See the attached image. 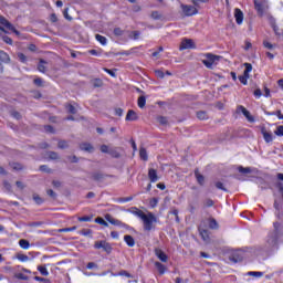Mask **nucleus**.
<instances>
[{"label": "nucleus", "instance_id": "f257e3e1", "mask_svg": "<svg viewBox=\"0 0 283 283\" xmlns=\"http://www.w3.org/2000/svg\"><path fill=\"white\" fill-rule=\"evenodd\" d=\"M273 227L274 231L268 235L266 244L270 249H277V244H280L279 239L283 235V227L280 222H274Z\"/></svg>", "mask_w": 283, "mask_h": 283}, {"label": "nucleus", "instance_id": "f03ea898", "mask_svg": "<svg viewBox=\"0 0 283 283\" xmlns=\"http://www.w3.org/2000/svg\"><path fill=\"white\" fill-rule=\"evenodd\" d=\"M136 216L140 218V220H143L145 231H151V229L154 228V222H156V217L154 216V213H145L138 210L136 212Z\"/></svg>", "mask_w": 283, "mask_h": 283}, {"label": "nucleus", "instance_id": "7ed1b4c3", "mask_svg": "<svg viewBox=\"0 0 283 283\" xmlns=\"http://www.w3.org/2000/svg\"><path fill=\"white\" fill-rule=\"evenodd\" d=\"M222 61V56L216 55L213 53H206L202 59V63L208 70H213L218 63Z\"/></svg>", "mask_w": 283, "mask_h": 283}, {"label": "nucleus", "instance_id": "20e7f679", "mask_svg": "<svg viewBox=\"0 0 283 283\" xmlns=\"http://www.w3.org/2000/svg\"><path fill=\"white\" fill-rule=\"evenodd\" d=\"M254 8H255L259 17H264V12H266V10H269V6L266 4V2H262L259 0L254 1Z\"/></svg>", "mask_w": 283, "mask_h": 283}, {"label": "nucleus", "instance_id": "39448f33", "mask_svg": "<svg viewBox=\"0 0 283 283\" xmlns=\"http://www.w3.org/2000/svg\"><path fill=\"white\" fill-rule=\"evenodd\" d=\"M181 10L186 17H193V14H198V9L193 6L181 4Z\"/></svg>", "mask_w": 283, "mask_h": 283}, {"label": "nucleus", "instance_id": "423d86ee", "mask_svg": "<svg viewBox=\"0 0 283 283\" xmlns=\"http://www.w3.org/2000/svg\"><path fill=\"white\" fill-rule=\"evenodd\" d=\"M179 50H196V43L191 39H185L181 41Z\"/></svg>", "mask_w": 283, "mask_h": 283}, {"label": "nucleus", "instance_id": "0eeeda50", "mask_svg": "<svg viewBox=\"0 0 283 283\" xmlns=\"http://www.w3.org/2000/svg\"><path fill=\"white\" fill-rule=\"evenodd\" d=\"M234 19L238 25H242V22L244 21V13L239 8L234 9Z\"/></svg>", "mask_w": 283, "mask_h": 283}, {"label": "nucleus", "instance_id": "6e6552de", "mask_svg": "<svg viewBox=\"0 0 283 283\" xmlns=\"http://www.w3.org/2000/svg\"><path fill=\"white\" fill-rule=\"evenodd\" d=\"M95 249H104V251H112V247L109 245V243L105 242V241H97L95 242Z\"/></svg>", "mask_w": 283, "mask_h": 283}, {"label": "nucleus", "instance_id": "1a4fd4ad", "mask_svg": "<svg viewBox=\"0 0 283 283\" xmlns=\"http://www.w3.org/2000/svg\"><path fill=\"white\" fill-rule=\"evenodd\" d=\"M80 149H81L82 151H86L87 154H93V151H94V146H92V144H90V143H82V144L80 145Z\"/></svg>", "mask_w": 283, "mask_h": 283}, {"label": "nucleus", "instance_id": "9d476101", "mask_svg": "<svg viewBox=\"0 0 283 283\" xmlns=\"http://www.w3.org/2000/svg\"><path fill=\"white\" fill-rule=\"evenodd\" d=\"M261 134L263 135L265 143H273V134L268 132L266 128H262Z\"/></svg>", "mask_w": 283, "mask_h": 283}, {"label": "nucleus", "instance_id": "9b49d317", "mask_svg": "<svg viewBox=\"0 0 283 283\" xmlns=\"http://www.w3.org/2000/svg\"><path fill=\"white\" fill-rule=\"evenodd\" d=\"M148 178L150 182H158V172L156 171V169L150 168L148 170Z\"/></svg>", "mask_w": 283, "mask_h": 283}, {"label": "nucleus", "instance_id": "f8f14e48", "mask_svg": "<svg viewBox=\"0 0 283 283\" xmlns=\"http://www.w3.org/2000/svg\"><path fill=\"white\" fill-rule=\"evenodd\" d=\"M105 220H107V222H109L111 224H114L115 227H120V224H123V222H120V220L114 219V217H112V214H106Z\"/></svg>", "mask_w": 283, "mask_h": 283}, {"label": "nucleus", "instance_id": "ddd939ff", "mask_svg": "<svg viewBox=\"0 0 283 283\" xmlns=\"http://www.w3.org/2000/svg\"><path fill=\"white\" fill-rule=\"evenodd\" d=\"M155 254L156 256L158 258V260H160L161 262H167L168 258H167V254H165L163 252V250L160 249H155Z\"/></svg>", "mask_w": 283, "mask_h": 283}, {"label": "nucleus", "instance_id": "4468645a", "mask_svg": "<svg viewBox=\"0 0 283 283\" xmlns=\"http://www.w3.org/2000/svg\"><path fill=\"white\" fill-rule=\"evenodd\" d=\"M0 23L1 25H4V28H7L8 30H13V25L12 23H10V21H8L4 17L0 15Z\"/></svg>", "mask_w": 283, "mask_h": 283}, {"label": "nucleus", "instance_id": "2eb2a0df", "mask_svg": "<svg viewBox=\"0 0 283 283\" xmlns=\"http://www.w3.org/2000/svg\"><path fill=\"white\" fill-rule=\"evenodd\" d=\"M199 233H200L203 242H209V231L208 230L199 228Z\"/></svg>", "mask_w": 283, "mask_h": 283}, {"label": "nucleus", "instance_id": "dca6fc26", "mask_svg": "<svg viewBox=\"0 0 283 283\" xmlns=\"http://www.w3.org/2000/svg\"><path fill=\"white\" fill-rule=\"evenodd\" d=\"M126 120H138V115L134 111H128Z\"/></svg>", "mask_w": 283, "mask_h": 283}, {"label": "nucleus", "instance_id": "f3484780", "mask_svg": "<svg viewBox=\"0 0 283 283\" xmlns=\"http://www.w3.org/2000/svg\"><path fill=\"white\" fill-rule=\"evenodd\" d=\"M0 61L2 63H10V55L4 51H0Z\"/></svg>", "mask_w": 283, "mask_h": 283}, {"label": "nucleus", "instance_id": "a211bd4d", "mask_svg": "<svg viewBox=\"0 0 283 283\" xmlns=\"http://www.w3.org/2000/svg\"><path fill=\"white\" fill-rule=\"evenodd\" d=\"M146 103H147V98L145 97V95H142L138 97L137 105H138V107H140V109H143V107H145Z\"/></svg>", "mask_w": 283, "mask_h": 283}, {"label": "nucleus", "instance_id": "6ab92c4d", "mask_svg": "<svg viewBox=\"0 0 283 283\" xmlns=\"http://www.w3.org/2000/svg\"><path fill=\"white\" fill-rule=\"evenodd\" d=\"M195 176H196V178H197V182L199 184V185H205V176H202L201 174H200V171H198V170H196L195 171Z\"/></svg>", "mask_w": 283, "mask_h": 283}, {"label": "nucleus", "instance_id": "aec40b11", "mask_svg": "<svg viewBox=\"0 0 283 283\" xmlns=\"http://www.w3.org/2000/svg\"><path fill=\"white\" fill-rule=\"evenodd\" d=\"M124 240L126 242V244H128L129 247H134V244H136V242L134 241V237L127 234L124 237Z\"/></svg>", "mask_w": 283, "mask_h": 283}, {"label": "nucleus", "instance_id": "412c9836", "mask_svg": "<svg viewBox=\"0 0 283 283\" xmlns=\"http://www.w3.org/2000/svg\"><path fill=\"white\" fill-rule=\"evenodd\" d=\"M19 245L21 247V249L28 250L30 249V241L22 239L19 241Z\"/></svg>", "mask_w": 283, "mask_h": 283}, {"label": "nucleus", "instance_id": "4be33fe9", "mask_svg": "<svg viewBox=\"0 0 283 283\" xmlns=\"http://www.w3.org/2000/svg\"><path fill=\"white\" fill-rule=\"evenodd\" d=\"M96 41H98V43H101L102 45H107V38L101 35V34H96L95 35Z\"/></svg>", "mask_w": 283, "mask_h": 283}, {"label": "nucleus", "instance_id": "5701e85b", "mask_svg": "<svg viewBox=\"0 0 283 283\" xmlns=\"http://www.w3.org/2000/svg\"><path fill=\"white\" fill-rule=\"evenodd\" d=\"M197 118H199V120H207V118H209V116L207 115V112L205 111H199L197 113Z\"/></svg>", "mask_w": 283, "mask_h": 283}, {"label": "nucleus", "instance_id": "b1692460", "mask_svg": "<svg viewBox=\"0 0 283 283\" xmlns=\"http://www.w3.org/2000/svg\"><path fill=\"white\" fill-rule=\"evenodd\" d=\"M239 81L242 85H247V81H249V73H243V75H239Z\"/></svg>", "mask_w": 283, "mask_h": 283}, {"label": "nucleus", "instance_id": "393cba45", "mask_svg": "<svg viewBox=\"0 0 283 283\" xmlns=\"http://www.w3.org/2000/svg\"><path fill=\"white\" fill-rule=\"evenodd\" d=\"M38 271H40L41 275H44V277H48V275H50L48 268H45L43 265L38 266Z\"/></svg>", "mask_w": 283, "mask_h": 283}, {"label": "nucleus", "instance_id": "a878e982", "mask_svg": "<svg viewBox=\"0 0 283 283\" xmlns=\"http://www.w3.org/2000/svg\"><path fill=\"white\" fill-rule=\"evenodd\" d=\"M243 116H245L247 120H249V123H254V118L251 116V113L245 108L243 109Z\"/></svg>", "mask_w": 283, "mask_h": 283}, {"label": "nucleus", "instance_id": "bb28decb", "mask_svg": "<svg viewBox=\"0 0 283 283\" xmlns=\"http://www.w3.org/2000/svg\"><path fill=\"white\" fill-rule=\"evenodd\" d=\"M243 116H245L247 120H249V123H254V118L251 116V113L245 108L243 109Z\"/></svg>", "mask_w": 283, "mask_h": 283}, {"label": "nucleus", "instance_id": "cd10ccee", "mask_svg": "<svg viewBox=\"0 0 283 283\" xmlns=\"http://www.w3.org/2000/svg\"><path fill=\"white\" fill-rule=\"evenodd\" d=\"M108 154L112 158H120V153L116 148H111Z\"/></svg>", "mask_w": 283, "mask_h": 283}, {"label": "nucleus", "instance_id": "c85d7f7f", "mask_svg": "<svg viewBox=\"0 0 283 283\" xmlns=\"http://www.w3.org/2000/svg\"><path fill=\"white\" fill-rule=\"evenodd\" d=\"M151 19H154L155 21H160V19H163V13L158 12V11H153L151 12Z\"/></svg>", "mask_w": 283, "mask_h": 283}, {"label": "nucleus", "instance_id": "c756f323", "mask_svg": "<svg viewBox=\"0 0 283 283\" xmlns=\"http://www.w3.org/2000/svg\"><path fill=\"white\" fill-rule=\"evenodd\" d=\"M17 260H19L20 262H28V260H30V258L25 254L18 253Z\"/></svg>", "mask_w": 283, "mask_h": 283}, {"label": "nucleus", "instance_id": "7c9ffc66", "mask_svg": "<svg viewBox=\"0 0 283 283\" xmlns=\"http://www.w3.org/2000/svg\"><path fill=\"white\" fill-rule=\"evenodd\" d=\"M95 222L97 224H102V227H109V223H107V221H105L103 218L98 217L95 219Z\"/></svg>", "mask_w": 283, "mask_h": 283}, {"label": "nucleus", "instance_id": "2f4dec72", "mask_svg": "<svg viewBox=\"0 0 283 283\" xmlns=\"http://www.w3.org/2000/svg\"><path fill=\"white\" fill-rule=\"evenodd\" d=\"M92 85L95 87H103V80L101 78H95L92 81Z\"/></svg>", "mask_w": 283, "mask_h": 283}, {"label": "nucleus", "instance_id": "473e14b6", "mask_svg": "<svg viewBox=\"0 0 283 283\" xmlns=\"http://www.w3.org/2000/svg\"><path fill=\"white\" fill-rule=\"evenodd\" d=\"M155 266L159 273H161V274L165 273V271H166L165 265H163L160 262H156Z\"/></svg>", "mask_w": 283, "mask_h": 283}, {"label": "nucleus", "instance_id": "72a5a7b5", "mask_svg": "<svg viewBox=\"0 0 283 283\" xmlns=\"http://www.w3.org/2000/svg\"><path fill=\"white\" fill-rule=\"evenodd\" d=\"M45 65H48V62L41 60L40 64L38 65L39 72H45Z\"/></svg>", "mask_w": 283, "mask_h": 283}, {"label": "nucleus", "instance_id": "f704fd0d", "mask_svg": "<svg viewBox=\"0 0 283 283\" xmlns=\"http://www.w3.org/2000/svg\"><path fill=\"white\" fill-rule=\"evenodd\" d=\"M139 156H140L142 160H147V158H148L147 157V149L140 148Z\"/></svg>", "mask_w": 283, "mask_h": 283}, {"label": "nucleus", "instance_id": "c9c22d12", "mask_svg": "<svg viewBox=\"0 0 283 283\" xmlns=\"http://www.w3.org/2000/svg\"><path fill=\"white\" fill-rule=\"evenodd\" d=\"M157 78H165V76H171L170 72H156Z\"/></svg>", "mask_w": 283, "mask_h": 283}, {"label": "nucleus", "instance_id": "e433bc0d", "mask_svg": "<svg viewBox=\"0 0 283 283\" xmlns=\"http://www.w3.org/2000/svg\"><path fill=\"white\" fill-rule=\"evenodd\" d=\"M17 56H18V59H19V61H20L21 63H27V62H28V56H25V54H23V53H18Z\"/></svg>", "mask_w": 283, "mask_h": 283}, {"label": "nucleus", "instance_id": "4c0bfd02", "mask_svg": "<svg viewBox=\"0 0 283 283\" xmlns=\"http://www.w3.org/2000/svg\"><path fill=\"white\" fill-rule=\"evenodd\" d=\"M113 32L115 36H123V34H125V31H123L120 28H115Z\"/></svg>", "mask_w": 283, "mask_h": 283}, {"label": "nucleus", "instance_id": "58836bf2", "mask_svg": "<svg viewBox=\"0 0 283 283\" xmlns=\"http://www.w3.org/2000/svg\"><path fill=\"white\" fill-rule=\"evenodd\" d=\"M57 147L60 149H67V147H69L67 142H65V140L59 142Z\"/></svg>", "mask_w": 283, "mask_h": 283}, {"label": "nucleus", "instance_id": "ea45409f", "mask_svg": "<svg viewBox=\"0 0 283 283\" xmlns=\"http://www.w3.org/2000/svg\"><path fill=\"white\" fill-rule=\"evenodd\" d=\"M33 200L36 205H43V199L39 195H33Z\"/></svg>", "mask_w": 283, "mask_h": 283}, {"label": "nucleus", "instance_id": "a19ab883", "mask_svg": "<svg viewBox=\"0 0 283 283\" xmlns=\"http://www.w3.org/2000/svg\"><path fill=\"white\" fill-rule=\"evenodd\" d=\"M209 227L211 229H218V221H216V219H210Z\"/></svg>", "mask_w": 283, "mask_h": 283}, {"label": "nucleus", "instance_id": "79ce46f5", "mask_svg": "<svg viewBox=\"0 0 283 283\" xmlns=\"http://www.w3.org/2000/svg\"><path fill=\"white\" fill-rule=\"evenodd\" d=\"M140 36V32L139 31H133L129 34L130 39H135V41Z\"/></svg>", "mask_w": 283, "mask_h": 283}, {"label": "nucleus", "instance_id": "37998d69", "mask_svg": "<svg viewBox=\"0 0 283 283\" xmlns=\"http://www.w3.org/2000/svg\"><path fill=\"white\" fill-rule=\"evenodd\" d=\"M59 233H65L67 231H76V226L72 227V228H64V229H60L57 230Z\"/></svg>", "mask_w": 283, "mask_h": 283}, {"label": "nucleus", "instance_id": "c03bdc74", "mask_svg": "<svg viewBox=\"0 0 283 283\" xmlns=\"http://www.w3.org/2000/svg\"><path fill=\"white\" fill-rule=\"evenodd\" d=\"M239 171H240V174H251V168L250 167L244 168V167L240 166Z\"/></svg>", "mask_w": 283, "mask_h": 283}, {"label": "nucleus", "instance_id": "a18cd8bd", "mask_svg": "<svg viewBox=\"0 0 283 283\" xmlns=\"http://www.w3.org/2000/svg\"><path fill=\"white\" fill-rule=\"evenodd\" d=\"M112 148H109V146H107V145H102L101 146V151H102V154H109V150H111Z\"/></svg>", "mask_w": 283, "mask_h": 283}, {"label": "nucleus", "instance_id": "49530a36", "mask_svg": "<svg viewBox=\"0 0 283 283\" xmlns=\"http://www.w3.org/2000/svg\"><path fill=\"white\" fill-rule=\"evenodd\" d=\"M49 158L51 160H59V154L51 151V153H49Z\"/></svg>", "mask_w": 283, "mask_h": 283}, {"label": "nucleus", "instance_id": "de8ad7c7", "mask_svg": "<svg viewBox=\"0 0 283 283\" xmlns=\"http://www.w3.org/2000/svg\"><path fill=\"white\" fill-rule=\"evenodd\" d=\"M157 122L159 125H167V117L160 116L157 118Z\"/></svg>", "mask_w": 283, "mask_h": 283}, {"label": "nucleus", "instance_id": "09e8293b", "mask_svg": "<svg viewBox=\"0 0 283 283\" xmlns=\"http://www.w3.org/2000/svg\"><path fill=\"white\" fill-rule=\"evenodd\" d=\"M248 275H251L252 277H262V272H248Z\"/></svg>", "mask_w": 283, "mask_h": 283}, {"label": "nucleus", "instance_id": "8fccbe9b", "mask_svg": "<svg viewBox=\"0 0 283 283\" xmlns=\"http://www.w3.org/2000/svg\"><path fill=\"white\" fill-rule=\"evenodd\" d=\"M66 109L70 112V114H76V108L72 104H69Z\"/></svg>", "mask_w": 283, "mask_h": 283}, {"label": "nucleus", "instance_id": "3c124183", "mask_svg": "<svg viewBox=\"0 0 283 283\" xmlns=\"http://www.w3.org/2000/svg\"><path fill=\"white\" fill-rule=\"evenodd\" d=\"M46 193H48V196H50V198H52L53 200H55V198H56V192H54V190L49 189V190H46Z\"/></svg>", "mask_w": 283, "mask_h": 283}, {"label": "nucleus", "instance_id": "603ef678", "mask_svg": "<svg viewBox=\"0 0 283 283\" xmlns=\"http://www.w3.org/2000/svg\"><path fill=\"white\" fill-rule=\"evenodd\" d=\"M34 85H36L38 87H43V80H41V77L35 78Z\"/></svg>", "mask_w": 283, "mask_h": 283}, {"label": "nucleus", "instance_id": "864d4df0", "mask_svg": "<svg viewBox=\"0 0 283 283\" xmlns=\"http://www.w3.org/2000/svg\"><path fill=\"white\" fill-rule=\"evenodd\" d=\"M263 46L268 50H273V44L266 40L263 41Z\"/></svg>", "mask_w": 283, "mask_h": 283}, {"label": "nucleus", "instance_id": "5fc2aeb1", "mask_svg": "<svg viewBox=\"0 0 283 283\" xmlns=\"http://www.w3.org/2000/svg\"><path fill=\"white\" fill-rule=\"evenodd\" d=\"M93 180H101L103 178V175L101 172H95L92 176Z\"/></svg>", "mask_w": 283, "mask_h": 283}, {"label": "nucleus", "instance_id": "6e6d98bb", "mask_svg": "<svg viewBox=\"0 0 283 283\" xmlns=\"http://www.w3.org/2000/svg\"><path fill=\"white\" fill-rule=\"evenodd\" d=\"M216 187L217 189H221V191H227V188H224V185L220 181L216 182Z\"/></svg>", "mask_w": 283, "mask_h": 283}, {"label": "nucleus", "instance_id": "4d7b16f0", "mask_svg": "<svg viewBox=\"0 0 283 283\" xmlns=\"http://www.w3.org/2000/svg\"><path fill=\"white\" fill-rule=\"evenodd\" d=\"M276 136H283V126H279L276 130L274 132Z\"/></svg>", "mask_w": 283, "mask_h": 283}, {"label": "nucleus", "instance_id": "13d9d810", "mask_svg": "<svg viewBox=\"0 0 283 283\" xmlns=\"http://www.w3.org/2000/svg\"><path fill=\"white\" fill-rule=\"evenodd\" d=\"M271 116H277L280 120H283L282 111H276V113H272Z\"/></svg>", "mask_w": 283, "mask_h": 283}, {"label": "nucleus", "instance_id": "bf43d9fd", "mask_svg": "<svg viewBox=\"0 0 283 283\" xmlns=\"http://www.w3.org/2000/svg\"><path fill=\"white\" fill-rule=\"evenodd\" d=\"M244 109L247 108L242 105L237 106V114H244Z\"/></svg>", "mask_w": 283, "mask_h": 283}, {"label": "nucleus", "instance_id": "052dcab7", "mask_svg": "<svg viewBox=\"0 0 283 283\" xmlns=\"http://www.w3.org/2000/svg\"><path fill=\"white\" fill-rule=\"evenodd\" d=\"M243 65L245 66L244 72H251V70H253V65H251V63H244Z\"/></svg>", "mask_w": 283, "mask_h": 283}, {"label": "nucleus", "instance_id": "680f3d73", "mask_svg": "<svg viewBox=\"0 0 283 283\" xmlns=\"http://www.w3.org/2000/svg\"><path fill=\"white\" fill-rule=\"evenodd\" d=\"M15 277H17L18 280H28V276H25L23 273H17V274H15Z\"/></svg>", "mask_w": 283, "mask_h": 283}, {"label": "nucleus", "instance_id": "e2e57ef3", "mask_svg": "<svg viewBox=\"0 0 283 283\" xmlns=\"http://www.w3.org/2000/svg\"><path fill=\"white\" fill-rule=\"evenodd\" d=\"M52 185H53V187H55V189L61 188V181H59V180H53Z\"/></svg>", "mask_w": 283, "mask_h": 283}, {"label": "nucleus", "instance_id": "0e129e2a", "mask_svg": "<svg viewBox=\"0 0 283 283\" xmlns=\"http://www.w3.org/2000/svg\"><path fill=\"white\" fill-rule=\"evenodd\" d=\"M70 163H78V157L76 156H69Z\"/></svg>", "mask_w": 283, "mask_h": 283}, {"label": "nucleus", "instance_id": "69168bd1", "mask_svg": "<svg viewBox=\"0 0 283 283\" xmlns=\"http://www.w3.org/2000/svg\"><path fill=\"white\" fill-rule=\"evenodd\" d=\"M3 41L4 43H8V45H12V40L10 39V36H3Z\"/></svg>", "mask_w": 283, "mask_h": 283}, {"label": "nucleus", "instance_id": "338daca9", "mask_svg": "<svg viewBox=\"0 0 283 283\" xmlns=\"http://www.w3.org/2000/svg\"><path fill=\"white\" fill-rule=\"evenodd\" d=\"M28 50H30V52H36V45L29 44Z\"/></svg>", "mask_w": 283, "mask_h": 283}, {"label": "nucleus", "instance_id": "774afa93", "mask_svg": "<svg viewBox=\"0 0 283 283\" xmlns=\"http://www.w3.org/2000/svg\"><path fill=\"white\" fill-rule=\"evenodd\" d=\"M206 207H213V200L207 199L206 200Z\"/></svg>", "mask_w": 283, "mask_h": 283}]
</instances>
